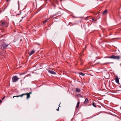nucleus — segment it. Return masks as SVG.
<instances>
[{
	"instance_id": "nucleus-1",
	"label": "nucleus",
	"mask_w": 121,
	"mask_h": 121,
	"mask_svg": "<svg viewBox=\"0 0 121 121\" xmlns=\"http://www.w3.org/2000/svg\"><path fill=\"white\" fill-rule=\"evenodd\" d=\"M8 45V44H7L5 43H3L0 46V47L1 49L4 50L5 49Z\"/></svg>"
},
{
	"instance_id": "nucleus-2",
	"label": "nucleus",
	"mask_w": 121,
	"mask_h": 121,
	"mask_svg": "<svg viewBox=\"0 0 121 121\" xmlns=\"http://www.w3.org/2000/svg\"><path fill=\"white\" fill-rule=\"evenodd\" d=\"M121 56H115L114 55H112L111 56V58L114 59L119 60L121 58Z\"/></svg>"
},
{
	"instance_id": "nucleus-3",
	"label": "nucleus",
	"mask_w": 121,
	"mask_h": 121,
	"mask_svg": "<svg viewBox=\"0 0 121 121\" xmlns=\"http://www.w3.org/2000/svg\"><path fill=\"white\" fill-rule=\"evenodd\" d=\"M19 79V78H18L17 76H13L12 78V82H16Z\"/></svg>"
},
{
	"instance_id": "nucleus-4",
	"label": "nucleus",
	"mask_w": 121,
	"mask_h": 121,
	"mask_svg": "<svg viewBox=\"0 0 121 121\" xmlns=\"http://www.w3.org/2000/svg\"><path fill=\"white\" fill-rule=\"evenodd\" d=\"M64 10L62 9H61L60 11L57 13V14L58 16H60L63 14Z\"/></svg>"
},
{
	"instance_id": "nucleus-5",
	"label": "nucleus",
	"mask_w": 121,
	"mask_h": 121,
	"mask_svg": "<svg viewBox=\"0 0 121 121\" xmlns=\"http://www.w3.org/2000/svg\"><path fill=\"white\" fill-rule=\"evenodd\" d=\"M48 72L52 74H56V72L52 70H48Z\"/></svg>"
},
{
	"instance_id": "nucleus-6",
	"label": "nucleus",
	"mask_w": 121,
	"mask_h": 121,
	"mask_svg": "<svg viewBox=\"0 0 121 121\" xmlns=\"http://www.w3.org/2000/svg\"><path fill=\"white\" fill-rule=\"evenodd\" d=\"M115 80L116 82L117 83H119V80L117 76L115 77Z\"/></svg>"
},
{
	"instance_id": "nucleus-7",
	"label": "nucleus",
	"mask_w": 121,
	"mask_h": 121,
	"mask_svg": "<svg viewBox=\"0 0 121 121\" xmlns=\"http://www.w3.org/2000/svg\"><path fill=\"white\" fill-rule=\"evenodd\" d=\"M23 94H24L25 95H27V99H28L30 97V95L29 94H28V93H24Z\"/></svg>"
},
{
	"instance_id": "nucleus-8",
	"label": "nucleus",
	"mask_w": 121,
	"mask_h": 121,
	"mask_svg": "<svg viewBox=\"0 0 121 121\" xmlns=\"http://www.w3.org/2000/svg\"><path fill=\"white\" fill-rule=\"evenodd\" d=\"M88 103V100L87 98H86L85 99L84 102V104H87Z\"/></svg>"
},
{
	"instance_id": "nucleus-9",
	"label": "nucleus",
	"mask_w": 121,
	"mask_h": 121,
	"mask_svg": "<svg viewBox=\"0 0 121 121\" xmlns=\"http://www.w3.org/2000/svg\"><path fill=\"white\" fill-rule=\"evenodd\" d=\"M49 18H47L44 21H43V24H44L46 23L47 22H48L49 21Z\"/></svg>"
},
{
	"instance_id": "nucleus-10",
	"label": "nucleus",
	"mask_w": 121,
	"mask_h": 121,
	"mask_svg": "<svg viewBox=\"0 0 121 121\" xmlns=\"http://www.w3.org/2000/svg\"><path fill=\"white\" fill-rule=\"evenodd\" d=\"M24 94H22L21 95H17V96H14L13 97V98H14V97H22L24 95Z\"/></svg>"
},
{
	"instance_id": "nucleus-11",
	"label": "nucleus",
	"mask_w": 121,
	"mask_h": 121,
	"mask_svg": "<svg viewBox=\"0 0 121 121\" xmlns=\"http://www.w3.org/2000/svg\"><path fill=\"white\" fill-rule=\"evenodd\" d=\"M75 91L77 92H79L81 90L80 89L77 88L75 89Z\"/></svg>"
},
{
	"instance_id": "nucleus-12",
	"label": "nucleus",
	"mask_w": 121,
	"mask_h": 121,
	"mask_svg": "<svg viewBox=\"0 0 121 121\" xmlns=\"http://www.w3.org/2000/svg\"><path fill=\"white\" fill-rule=\"evenodd\" d=\"M35 51L33 50L31 51L29 53V55L30 56L31 55L34 53Z\"/></svg>"
},
{
	"instance_id": "nucleus-13",
	"label": "nucleus",
	"mask_w": 121,
	"mask_h": 121,
	"mask_svg": "<svg viewBox=\"0 0 121 121\" xmlns=\"http://www.w3.org/2000/svg\"><path fill=\"white\" fill-rule=\"evenodd\" d=\"M110 63H111V64H113V62H107V63H104L103 64V65H107L109 64Z\"/></svg>"
},
{
	"instance_id": "nucleus-14",
	"label": "nucleus",
	"mask_w": 121,
	"mask_h": 121,
	"mask_svg": "<svg viewBox=\"0 0 121 121\" xmlns=\"http://www.w3.org/2000/svg\"><path fill=\"white\" fill-rule=\"evenodd\" d=\"M79 104H80V102H79V101L77 103V105L76 106V108H78V106L79 105Z\"/></svg>"
},
{
	"instance_id": "nucleus-15",
	"label": "nucleus",
	"mask_w": 121,
	"mask_h": 121,
	"mask_svg": "<svg viewBox=\"0 0 121 121\" xmlns=\"http://www.w3.org/2000/svg\"><path fill=\"white\" fill-rule=\"evenodd\" d=\"M107 13V10H105L104 11L103 13V14H106Z\"/></svg>"
},
{
	"instance_id": "nucleus-16",
	"label": "nucleus",
	"mask_w": 121,
	"mask_h": 121,
	"mask_svg": "<svg viewBox=\"0 0 121 121\" xmlns=\"http://www.w3.org/2000/svg\"><path fill=\"white\" fill-rule=\"evenodd\" d=\"M79 74L81 75L82 76H84L85 75V74L82 72H80L79 73Z\"/></svg>"
},
{
	"instance_id": "nucleus-17",
	"label": "nucleus",
	"mask_w": 121,
	"mask_h": 121,
	"mask_svg": "<svg viewBox=\"0 0 121 121\" xmlns=\"http://www.w3.org/2000/svg\"><path fill=\"white\" fill-rule=\"evenodd\" d=\"M111 56H105L104 57V58H110L111 59Z\"/></svg>"
},
{
	"instance_id": "nucleus-18",
	"label": "nucleus",
	"mask_w": 121,
	"mask_h": 121,
	"mask_svg": "<svg viewBox=\"0 0 121 121\" xmlns=\"http://www.w3.org/2000/svg\"><path fill=\"white\" fill-rule=\"evenodd\" d=\"M6 23L5 22H2L1 23V24L3 25H5Z\"/></svg>"
},
{
	"instance_id": "nucleus-19",
	"label": "nucleus",
	"mask_w": 121,
	"mask_h": 121,
	"mask_svg": "<svg viewBox=\"0 0 121 121\" xmlns=\"http://www.w3.org/2000/svg\"><path fill=\"white\" fill-rule=\"evenodd\" d=\"M92 105L94 107H96V106L95 105V103L94 102L93 103H92Z\"/></svg>"
},
{
	"instance_id": "nucleus-20",
	"label": "nucleus",
	"mask_w": 121,
	"mask_h": 121,
	"mask_svg": "<svg viewBox=\"0 0 121 121\" xmlns=\"http://www.w3.org/2000/svg\"><path fill=\"white\" fill-rule=\"evenodd\" d=\"M57 15V13H55V14L53 15V17L54 16H55Z\"/></svg>"
},
{
	"instance_id": "nucleus-21",
	"label": "nucleus",
	"mask_w": 121,
	"mask_h": 121,
	"mask_svg": "<svg viewBox=\"0 0 121 121\" xmlns=\"http://www.w3.org/2000/svg\"><path fill=\"white\" fill-rule=\"evenodd\" d=\"M59 107H58V108H57V109H56V110L57 111H59V107H60V105H59Z\"/></svg>"
},
{
	"instance_id": "nucleus-22",
	"label": "nucleus",
	"mask_w": 121,
	"mask_h": 121,
	"mask_svg": "<svg viewBox=\"0 0 121 121\" xmlns=\"http://www.w3.org/2000/svg\"><path fill=\"white\" fill-rule=\"evenodd\" d=\"M95 19L94 18H92V21H93V22H94V20H95Z\"/></svg>"
},
{
	"instance_id": "nucleus-23",
	"label": "nucleus",
	"mask_w": 121,
	"mask_h": 121,
	"mask_svg": "<svg viewBox=\"0 0 121 121\" xmlns=\"http://www.w3.org/2000/svg\"><path fill=\"white\" fill-rule=\"evenodd\" d=\"M94 21L96 22L97 20V19H95Z\"/></svg>"
},
{
	"instance_id": "nucleus-24",
	"label": "nucleus",
	"mask_w": 121,
	"mask_h": 121,
	"mask_svg": "<svg viewBox=\"0 0 121 121\" xmlns=\"http://www.w3.org/2000/svg\"><path fill=\"white\" fill-rule=\"evenodd\" d=\"M31 92H30L29 93H28V94H29L30 95V94H31Z\"/></svg>"
},
{
	"instance_id": "nucleus-25",
	"label": "nucleus",
	"mask_w": 121,
	"mask_h": 121,
	"mask_svg": "<svg viewBox=\"0 0 121 121\" xmlns=\"http://www.w3.org/2000/svg\"><path fill=\"white\" fill-rule=\"evenodd\" d=\"M9 0H6V1H9Z\"/></svg>"
},
{
	"instance_id": "nucleus-26",
	"label": "nucleus",
	"mask_w": 121,
	"mask_h": 121,
	"mask_svg": "<svg viewBox=\"0 0 121 121\" xmlns=\"http://www.w3.org/2000/svg\"><path fill=\"white\" fill-rule=\"evenodd\" d=\"M5 97H4L3 98H2V99H3Z\"/></svg>"
},
{
	"instance_id": "nucleus-27",
	"label": "nucleus",
	"mask_w": 121,
	"mask_h": 121,
	"mask_svg": "<svg viewBox=\"0 0 121 121\" xmlns=\"http://www.w3.org/2000/svg\"><path fill=\"white\" fill-rule=\"evenodd\" d=\"M24 17H22V18H23Z\"/></svg>"
},
{
	"instance_id": "nucleus-28",
	"label": "nucleus",
	"mask_w": 121,
	"mask_h": 121,
	"mask_svg": "<svg viewBox=\"0 0 121 121\" xmlns=\"http://www.w3.org/2000/svg\"><path fill=\"white\" fill-rule=\"evenodd\" d=\"M19 14H17L16 15H18Z\"/></svg>"
},
{
	"instance_id": "nucleus-29",
	"label": "nucleus",
	"mask_w": 121,
	"mask_h": 121,
	"mask_svg": "<svg viewBox=\"0 0 121 121\" xmlns=\"http://www.w3.org/2000/svg\"><path fill=\"white\" fill-rule=\"evenodd\" d=\"M5 8L4 9V10H5Z\"/></svg>"
},
{
	"instance_id": "nucleus-30",
	"label": "nucleus",
	"mask_w": 121,
	"mask_h": 121,
	"mask_svg": "<svg viewBox=\"0 0 121 121\" xmlns=\"http://www.w3.org/2000/svg\"><path fill=\"white\" fill-rule=\"evenodd\" d=\"M5 8L4 9V10H5Z\"/></svg>"
},
{
	"instance_id": "nucleus-31",
	"label": "nucleus",
	"mask_w": 121,
	"mask_h": 121,
	"mask_svg": "<svg viewBox=\"0 0 121 121\" xmlns=\"http://www.w3.org/2000/svg\"><path fill=\"white\" fill-rule=\"evenodd\" d=\"M35 1H36V0H35Z\"/></svg>"
},
{
	"instance_id": "nucleus-32",
	"label": "nucleus",
	"mask_w": 121,
	"mask_h": 121,
	"mask_svg": "<svg viewBox=\"0 0 121 121\" xmlns=\"http://www.w3.org/2000/svg\"><path fill=\"white\" fill-rule=\"evenodd\" d=\"M1 49L0 47V49Z\"/></svg>"
}]
</instances>
